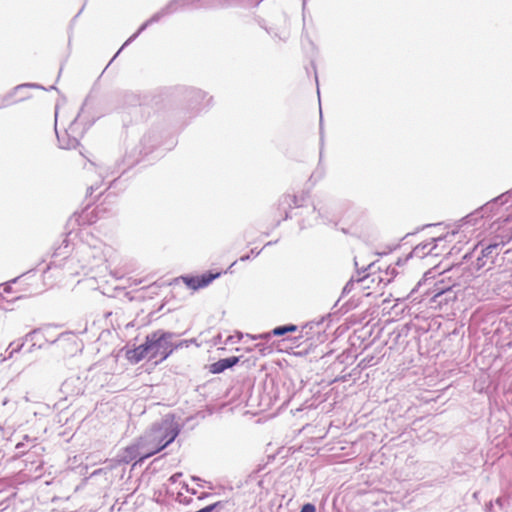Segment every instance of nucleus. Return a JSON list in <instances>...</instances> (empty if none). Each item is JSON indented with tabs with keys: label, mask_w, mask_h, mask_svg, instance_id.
Returning a JSON list of instances; mask_svg holds the SVG:
<instances>
[{
	"label": "nucleus",
	"mask_w": 512,
	"mask_h": 512,
	"mask_svg": "<svg viewBox=\"0 0 512 512\" xmlns=\"http://www.w3.org/2000/svg\"><path fill=\"white\" fill-rule=\"evenodd\" d=\"M179 434L178 425L170 417L155 423L141 437L139 442L144 457H151L172 443Z\"/></svg>",
	"instance_id": "nucleus-1"
},
{
	"label": "nucleus",
	"mask_w": 512,
	"mask_h": 512,
	"mask_svg": "<svg viewBox=\"0 0 512 512\" xmlns=\"http://www.w3.org/2000/svg\"><path fill=\"white\" fill-rule=\"evenodd\" d=\"M173 336V333L161 330L147 335L150 359L160 357V361L166 360L174 352V344L171 342Z\"/></svg>",
	"instance_id": "nucleus-2"
},
{
	"label": "nucleus",
	"mask_w": 512,
	"mask_h": 512,
	"mask_svg": "<svg viewBox=\"0 0 512 512\" xmlns=\"http://www.w3.org/2000/svg\"><path fill=\"white\" fill-rule=\"evenodd\" d=\"M195 0H172L164 9L154 14L149 20L141 25L139 30L133 34L125 43L124 46L128 45L134 39L138 37V35L145 30L149 25L155 23L161 19V17L176 11L180 7H185L189 4H192ZM219 3H224L226 0H216Z\"/></svg>",
	"instance_id": "nucleus-3"
},
{
	"label": "nucleus",
	"mask_w": 512,
	"mask_h": 512,
	"mask_svg": "<svg viewBox=\"0 0 512 512\" xmlns=\"http://www.w3.org/2000/svg\"><path fill=\"white\" fill-rule=\"evenodd\" d=\"M55 130L59 145L62 149H72L78 146L79 139L82 135V131L78 129V116L73 119L69 127L65 129L62 134L58 132L57 128Z\"/></svg>",
	"instance_id": "nucleus-4"
},
{
	"label": "nucleus",
	"mask_w": 512,
	"mask_h": 512,
	"mask_svg": "<svg viewBox=\"0 0 512 512\" xmlns=\"http://www.w3.org/2000/svg\"><path fill=\"white\" fill-rule=\"evenodd\" d=\"M445 239V237H433L429 240H426L418 245H416L413 250L411 251L410 256L412 258H419L422 259L425 256L429 254H433V251L437 247L438 242H442Z\"/></svg>",
	"instance_id": "nucleus-5"
},
{
	"label": "nucleus",
	"mask_w": 512,
	"mask_h": 512,
	"mask_svg": "<svg viewBox=\"0 0 512 512\" xmlns=\"http://www.w3.org/2000/svg\"><path fill=\"white\" fill-rule=\"evenodd\" d=\"M220 273H205L200 276L183 277L184 283L191 289L197 290L208 286Z\"/></svg>",
	"instance_id": "nucleus-6"
},
{
	"label": "nucleus",
	"mask_w": 512,
	"mask_h": 512,
	"mask_svg": "<svg viewBox=\"0 0 512 512\" xmlns=\"http://www.w3.org/2000/svg\"><path fill=\"white\" fill-rule=\"evenodd\" d=\"M142 452H143V449L141 448V444H140L139 440H137L135 443H133L130 446H127L123 450V452L119 456L120 457L119 460H120V462H123V463H130V462L138 459V462H142L145 459H147V457H144Z\"/></svg>",
	"instance_id": "nucleus-7"
},
{
	"label": "nucleus",
	"mask_w": 512,
	"mask_h": 512,
	"mask_svg": "<svg viewBox=\"0 0 512 512\" xmlns=\"http://www.w3.org/2000/svg\"><path fill=\"white\" fill-rule=\"evenodd\" d=\"M238 362L239 357L236 356L220 359L210 365V372L213 374L222 373L226 369L236 365Z\"/></svg>",
	"instance_id": "nucleus-8"
},
{
	"label": "nucleus",
	"mask_w": 512,
	"mask_h": 512,
	"mask_svg": "<svg viewBox=\"0 0 512 512\" xmlns=\"http://www.w3.org/2000/svg\"><path fill=\"white\" fill-rule=\"evenodd\" d=\"M146 357L150 358V350L147 338L145 339V342L143 344L128 352L129 360H131L134 363H138Z\"/></svg>",
	"instance_id": "nucleus-9"
},
{
	"label": "nucleus",
	"mask_w": 512,
	"mask_h": 512,
	"mask_svg": "<svg viewBox=\"0 0 512 512\" xmlns=\"http://www.w3.org/2000/svg\"><path fill=\"white\" fill-rule=\"evenodd\" d=\"M457 296L454 291H448L445 296H442L439 300H436V296H431L430 307L435 309H443L448 304L454 302Z\"/></svg>",
	"instance_id": "nucleus-10"
},
{
	"label": "nucleus",
	"mask_w": 512,
	"mask_h": 512,
	"mask_svg": "<svg viewBox=\"0 0 512 512\" xmlns=\"http://www.w3.org/2000/svg\"><path fill=\"white\" fill-rule=\"evenodd\" d=\"M297 329L298 328L296 325L279 326V327L274 328L271 333H265V334H259L256 336H252V339H254V340L267 339L270 337L271 334L274 336H282L288 332H295V331H297Z\"/></svg>",
	"instance_id": "nucleus-11"
},
{
	"label": "nucleus",
	"mask_w": 512,
	"mask_h": 512,
	"mask_svg": "<svg viewBox=\"0 0 512 512\" xmlns=\"http://www.w3.org/2000/svg\"><path fill=\"white\" fill-rule=\"evenodd\" d=\"M448 291H453L452 286L445 285L442 281L436 282L433 287L426 292L427 295L436 296V300H439L442 296H445Z\"/></svg>",
	"instance_id": "nucleus-12"
},
{
	"label": "nucleus",
	"mask_w": 512,
	"mask_h": 512,
	"mask_svg": "<svg viewBox=\"0 0 512 512\" xmlns=\"http://www.w3.org/2000/svg\"><path fill=\"white\" fill-rule=\"evenodd\" d=\"M498 249H499V244L495 243V244L488 245L481 251V254L483 255V257H485V259H487V261H489V266H488L487 270H490L492 268V265L494 264L495 256L498 254Z\"/></svg>",
	"instance_id": "nucleus-13"
},
{
	"label": "nucleus",
	"mask_w": 512,
	"mask_h": 512,
	"mask_svg": "<svg viewBox=\"0 0 512 512\" xmlns=\"http://www.w3.org/2000/svg\"><path fill=\"white\" fill-rule=\"evenodd\" d=\"M370 282V276L369 275H366L362 278H358L357 280H354L353 278L345 285L344 289H343V292L344 293H348L350 292L354 285L357 284L359 285L361 288L365 289V288H369V285L368 283Z\"/></svg>",
	"instance_id": "nucleus-14"
},
{
	"label": "nucleus",
	"mask_w": 512,
	"mask_h": 512,
	"mask_svg": "<svg viewBox=\"0 0 512 512\" xmlns=\"http://www.w3.org/2000/svg\"><path fill=\"white\" fill-rule=\"evenodd\" d=\"M26 88H42L41 86L37 85V84H21V85H18L15 87L14 91L9 94L7 97H4V98H0V108H3L9 104H11L12 102L9 100V98H11L16 92H19L23 89H26Z\"/></svg>",
	"instance_id": "nucleus-15"
},
{
	"label": "nucleus",
	"mask_w": 512,
	"mask_h": 512,
	"mask_svg": "<svg viewBox=\"0 0 512 512\" xmlns=\"http://www.w3.org/2000/svg\"><path fill=\"white\" fill-rule=\"evenodd\" d=\"M23 346H24V342H21L19 344H16L15 342H11L6 349V352H8L7 357H2L1 362H5L8 359H11L15 353L19 352L23 348Z\"/></svg>",
	"instance_id": "nucleus-16"
},
{
	"label": "nucleus",
	"mask_w": 512,
	"mask_h": 512,
	"mask_svg": "<svg viewBox=\"0 0 512 512\" xmlns=\"http://www.w3.org/2000/svg\"><path fill=\"white\" fill-rule=\"evenodd\" d=\"M488 266H489V261H487V259H485V257H483L482 254L480 256H478V258L476 259V261L474 263V267L476 270H481L484 268L487 270Z\"/></svg>",
	"instance_id": "nucleus-17"
},
{
	"label": "nucleus",
	"mask_w": 512,
	"mask_h": 512,
	"mask_svg": "<svg viewBox=\"0 0 512 512\" xmlns=\"http://www.w3.org/2000/svg\"><path fill=\"white\" fill-rule=\"evenodd\" d=\"M477 220H478L477 214H470L462 220L461 227L465 228L467 225H470V224L474 225V224H476Z\"/></svg>",
	"instance_id": "nucleus-18"
},
{
	"label": "nucleus",
	"mask_w": 512,
	"mask_h": 512,
	"mask_svg": "<svg viewBox=\"0 0 512 512\" xmlns=\"http://www.w3.org/2000/svg\"><path fill=\"white\" fill-rule=\"evenodd\" d=\"M506 201V198L504 195H502L501 197L495 199L492 203H489L487 205V208H493L495 205H497L499 202L500 204H503L504 202Z\"/></svg>",
	"instance_id": "nucleus-19"
},
{
	"label": "nucleus",
	"mask_w": 512,
	"mask_h": 512,
	"mask_svg": "<svg viewBox=\"0 0 512 512\" xmlns=\"http://www.w3.org/2000/svg\"><path fill=\"white\" fill-rule=\"evenodd\" d=\"M316 509H315V506L313 504H305L302 508H301V511L300 512H315Z\"/></svg>",
	"instance_id": "nucleus-20"
},
{
	"label": "nucleus",
	"mask_w": 512,
	"mask_h": 512,
	"mask_svg": "<svg viewBox=\"0 0 512 512\" xmlns=\"http://www.w3.org/2000/svg\"><path fill=\"white\" fill-rule=\"evenodd\" d=\"M191 342H192L191 340H183V341L179 342L178 344L174 345V350H177L182 347H188Z\"/></svg>",
	"instance_id": "nucleus-21"
},
{
	"label": "nucleus",
	"mask_w": 512,
	"mask_h": 512,
	"mask_svg": "<svg viewBox=\"0 0 512 512\" xmlns=\"http://www.w3.org/2000/svg\"><path fill=\"white\" fill-rule=\"evenodd\" d=\"M24 447V443L23 442H19L17 445H16V449L19 450L20 452H22V448Z\"/></svg>",
	"instance_id": "nucleus-22"
},
{
	"label": "nucleus",
	"mask_w": 512,
	"mask_h": 512,
	"mask_svg": "<svg viewBox=\"0 0 512 512\" xmlns=\"http://www.w3.org/2000/svg\"><path fill=\"white\" fill-rule=\"evenodd\" d=\"M180 476H181V474H180V473H178V474H174L173 476H171V478H170V479H171V481L176 482V481H177V478H178V477H180Z\"/></svg>",
	"instance_id": "nucleus-23"
},
{
	"label": "nucleus",
	"mask_w": 512,
	"mask_h": 512,
	"mask_svg": "<svg viewBox=\"0 0 512 512\" xmlns=\"http://www.w3.org/2000/svg\"><path fill=\"white\" fill-rule=\"evenodd\" d=\"M427 280H428L427 278H424V280H423V281H419V282H418V287H420V286H422L423 284H425V283L427 282Z\"/></svg>",
	"instance_id": "nucleus-24"
},
{
	"label": "nucleus",
	"mask_w": 512,
	"mask_h": 512,
	"mask_svg": "<svg viewBox=\"0 0 512 512\" xmlns=\"http://www.w3.org/2000/svg\"><path fill=\"white\" fill-rule=\"evenodd\" d=\"M249 258H250V257H249V255L242 256V257L240 258V261H246V260H248Z\"/></svg>",
	"instance_id": "nucleus-25"
},
{
	"label": "nucleus",
	"mask_w": 512,
	"mask_h": 512,
	"mask_svg": "<svg viewBox=\"0 0 512 512\" xmlns=\"http://www.w3.org/2000/svg\"><path fill=\"white\" fill-rule=\"evenodd\" d=\"M7 355H8V352H6V351L4 353H1L0 354V360L2 359V357H7Z\"/></svg>",
	"instance_id": "nucleus-26"
},
{
	"label": "nucleus",
	"mask_w": 512,
	"mask_h": 512,
	"mask_svg": "<svg viewBox=\"0 0 512 512\" xmlns=\"http://www.w3.org/2000/svg\"><path fill=\"white\" fill-rule=\"evenodd\" d=\"M508 221H510V216H507V217H505V218L503 219V222H508Z\"/></svg>",
	"instance_id": "nucleus-27"
},
{
	"label": "nucleus",
	"mask_w": 512,
	"mask_h": 512,
	"mask_svg": "<svg viewBox=\"0 0 512 512\" xmlns=\"http://www.w3.org/2000/svg\"><path fill=\"white\" fill-rule=\"evenodd\" d=\"M8 404V399H4L3 402H2V405L5 406Z\"/></svg>",
	"instance_id": "nucleus-28"
},
{
	"label": "nucleus",
	"mask_w": 512,
	"mask_h": 512,
	"mask_svg": "<svg viewBox=\"0 0 512 512\" xmlns=\"http://www.w3.org/2000/svg\"><path fill=\"white\" fill-rule=\"evenodd\" d=\"M24 440H25V441H30L31 439H30V437H29L28 435H25V436H24Z\"/></svg>",
	"instance_id": "nucleus-29"
},
{
	"label": "nucleus",
	"mask_w": 512,
	"mask_h": 512,
	"mask_svg": "<svg viewBox=\"0 0 512 512\" xmlns=\"http://www.w3.org/2000/svg\"><path fill=\"white\" fill-rule=\"evenodd\" d=\"M124 47H125V46L123 45V46L121 47V49H120L117 53H115V56H118L119 52H120Z\"/></svg>",
	"instance_id": "nucleus-30"
},
{
	"label": "nucleus",
	"mask_w": 512,
	"mask_h": 512,
	"mask_svg": "<svg viewBox=\"0 0 512 512\" xmlns=\"http://www.w3.org/2000/svg\"><path fill=\"white\" fill-rule=\"evenodd\" d=\"M252 254L258 255L260 252H255L254 250L251 251Z\"/></svg>",
	"instance_id": "nucleus-31"
},
{
	"label": "nucleus",
	"mask_w": 512,
	"mask_h": 512,
	"mask_svg": "<svg viewBox=\"0 0 512 512\" xmlns=\"http://www.w3.org/2000/svg\"><path fill=\"white\" fill-rule=\"evenodd\" d=\"M206 4H214V1H207Z\"/></svg>",
	"instance_id": "nucleus-32"
}]
</instances>
